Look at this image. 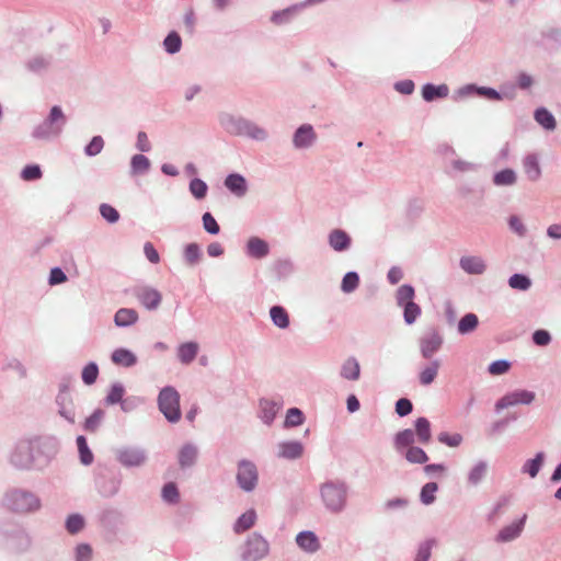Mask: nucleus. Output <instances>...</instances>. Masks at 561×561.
Segmentation results:
<instances>
[{"label": "nucleus", "instance_id": "f257e3e1", "mask_svg": "<svg viewBox=\"0 0 561 561\" xmlns=\"http://www.w3.org/2000/svg\"><path fill=\"white\" fill-rule=\"evenodd\" d=\"M59 443L55 437L20 439L12 448L9 461L18 470H43L56 457Z\"/></svg>", "mask_w": 561, "mask_h": 561}, {"label": "nucleus", "instance_id": "f03ea898", "mask_svg": "<svg viewBox=\"0 0 561 561\" xmlns=\"http://www.w3.org/2000/svg\"><path fill=\"white\" fill-rule=\"evenodd\" d=\"M219 124L226 133L231 136L247 137L255 141H265L268 133L265 128L259 126L254 122L231 113H220Z\"/></svg>", "mask_w": 561, "mask_h": 561}, {"label": "nucleus", "instance_id": "7ed1b4c3", "mask_svg": "<svg viewBox=\"0 0 561 561\" xmlns=\"http://www.w3.org/2000/svg\"><path fill=\"white\" fill-rule=\"evenodd\" d=\"M348 486L343 480H328L320 485V495L327 511L342 513L347 504Z\"/></svg>", "mask_w": 561, "mask_h": 561}, {"label": "nucleus", "instance_id": "20e7f679", "mask_svg": "<svg viewBox=\"0 0 561 561\" xmlns=\"http://www.w3.org/2000/svg\"><path fill=\"white\" fill-rule=\"evenodd\" d=\"M414 432L412 428L399 431L393 436V447L408 462L413 465H425L428 461L426 451L414 445Z\"/></svg>", "mask_w": 561, "mask_h": 561}, {"label": "nucleus", "instance_id": "39448f33", "mask_svg": "<svg viewBox=\"0 0 561 561\" xmlns=\"http://www.w3.org/2000/svg\"><path fill=\"white\" fill-rule=\"evenodd\" d=\"M3 505L11 512L27 514L37 512L42 506V502L32 491L16 488L5 493Z\"/></svg>", "mask_w": 561, "mask_h": 561}, {"label": "nucleus", "instance_id": "423d86ee", "mask_svg": "<svg viewBox=\"0 0 561 561\" xmlns=\"http://www.w3.org/2000/svg\"><path fill=\"white\" fill-rule=\"evenodd\" d=\"M0 545L13 552L26 551L31 546V537L24 527L14 522L0 526Z\"/></svg>", "mask_w": 561, "mask_h": 561}, {"label": "nucleus", "instance_id": "0eeeda50", "mask_svg": "<svg viewBox=\"0 0 561 561\" xmlns=\"http://www.w3.org/2000/svg\"><path fill=\"white\" fill-rule=\"evenodd\" d=\"M67 124V117L59 105L50 107L47 117L32 131V137L37 140H50L58 137Z\"/></svg>", "mask_w": 561, "mask_h": 561}, {"label": "nucleus", "instance_id": "6e6552de", "mask_svg": "<svg viewBox=\"0 0 561 561\" xmlns=\"http://www.w3.org/2000/svg\"><path fill=\"white\" fill-rule=\"evenodd\" d=\"M72 376L64 375L58 383V393L55 398L57 413L60 417L73 425L77 422L76 404L70 391Z\"/></svg>", "mask_w": 561, "mask_h": 561}, {"label": "nucleus", "instance_id": "1a4fd4ad", "mask_svg": "<svg viewBox=\"0 0 561 561\" xmlns=\"http://www.w3.org/2000/svg\"><path fill=\"white\" fill-rule=\"evenodd\" d=\"M158 409L170 423L181 420L180 393L173 386L163 387L157 399Z\"/></svg>", "mask_w": 561, "mask_h": 561}, {"label": "nucleus", "instance_id": "9d476101", "mask_svg": "<svg viewBox=\"0 0 561 561\" xmlns=\"http://www.w3.org/2000/svg\"><path fill=\"white\" fill-rule=\"evenodd\" d=\"M118 463L126 468H141L148 461V453L140 446H122L115 450Z\"/></svg>", "mask_w": 561, "mask_h": 561}, {"label": "nucleus", "instance_id": "9b49d317", "mask_svg": "<svg viewBox=\"0 0 561 561\" xmlns=\"http://www.w3.org/2000/svg\"><path fill=\"white\" fill-rule=\"evenodd\" d=\"M122 476L119 472L104 467L100 469L95 477V485L99 493L104 497H112L119 491Z\"/></svg>", "mask_w": 561, "mask_h": 561}, {"label": "nucleus", "instance_id": "f8f14e48", "mask_svg": "<svg viewBox=\"0 0 561 561\" xmlns=\"http://www.w3.org/2000/svg\"><path fill=\"white\" fill-rule=\"evenodd\" d=\"M236 481L242 491L247 493L254 491L259 482V471L255 463L248 459H241L238 462Z\"/></svg>", "mask_w": 561, "mask_h": 561}, {"label": "nucleus", "instance_id": "ddd939ff", "mask_svg": "<svg viewBox=\"0 0 561 561\" xmlns=\"http://www.w3.org/2000/svg\"><path fill=\"white\" fill-rule=\"evenodd\" d=\"M270 545L267 540L259 533H253L244 542L241 553L243 561H260L267 556Z\"/></svg>", "mask_w": 561, "mask_h": 561}, {"label": "nucleus", "instance_id": "4468645a", "mask_svg": "<svg viewBox=\"0 0 561 561\" xmlns=\"http://www.w3.org/2000/svg\"><path fill=\"white\" fill-rule=\"evenodd\" d=\"M456 95L458 98H467V96L477 95L479 98H482V99H485L489 101H502L505 98L512 100L514 98L513 93L508 94L505 92L497 91L494 88L482 87V85H478L476 83H468V84L460 87L456 91Z\"/></svg>", "mask_w": 561, "mask_h": 561}, {"label": "nucleus", "instance_id": "2eb2a0df", "mask_svg": "<svg viewBox=\"0 0 561 561\" xmlns=\"http://www.w3.org/2000/svg\"><path fill=\"white\" fill-rule=\"evenodd\" d=\"M444 337L437 328H431L419 340L420 353L424 359H431L442 348Z\"/></svg>", "mask_w": 561, "mask_h": 561}, {"label": "nucleus", "instance_id": "dca6fc26", "mask_svg": "<svg viewBox=\"0 0 561 561\" xmlns=\"http://www.w3.org/2000/svg\"><path fill=\"white\" fill-rule=\"evenodd\" d=\"M535 398H536V394L534 391L526 390V389H517V390L507 392L502 398H500L494 404V410L496 413H499L502 410L507 409L513 405H516V404L528 405V404L533 403Z\"/></svg>", "mask_w": 561, "mask_h": 561}, {"label": "nucleus", "instance_id": "f3484780", "mask_svg": "<svg viewBox=\"0 0 561 561\" xmlns=\"http://www.w3.org/2000/svg\"><path fill=\"white\" fill-rule=\"evenodd\" d=\"M134 296L148 310H156L162 301L161 293L150 286L135 287Z\"/></svg>", "mask_w": 561, "mask_h": 561}, {"label": "nucleus", "instance_id": "a211bd4d", "mask_svg": "<svg viewBox=\"0 0 561 561\" xmlns=\"http://www.w3.org/2000/svg\"><path fill=\"white\" fill-rule=\"evenodd\" d=\"M317 140V134L311 124L300 125L293 135V146L295 149L302 150L308 149L314 145Z\"/></svg>", "mask_w": 561, "mask_h": 561}, {"label": "nucleus", "instance_id": "6ab92c4d", "mask_svg": "<svg viewBox=\"0 0 561 561\" xmlns=\"http://www.w3.org/2000/svg\"><path fill=\"white\" fill-rule=\"evenodd\" d=\"M527 520V515L524 514L520 518L514 520L512 524L504 526L495 536V541L499 543L510 542L520 536Z\"/></svg>", "mask_w": 561, "mask_h": 561}, {"label": "nucleus", "instance_id": "aec40b11", "mask_svg": "<svg viewBox=\"0 0 561 561\" xmlns=\"http://www.w3.org/2000/svg\"><path fill=\"white\" fill-rule=\"evenodd\" d=\"M328 243L330 248L335 252H346L352 247V237L347 231L335 228L329 232Z\"/></svg>", "mask_w": 561, "mask_h": 561}, {"label": "nucleus", "instance_id": "412c9836", "mask_svg": "<svg viewBox=\"0 0 561 561\" xmlns=\"http://www.w3.org/2000/svg\"><path fill=\"white\" fill-rule=\"evenodd\" d=\"M224 185L232 195L237 197L245 196L249 190L247 179L237 172L229 173L225 178Z\"/></svg>", "mask_w": 561, "mask_h": 561}, {"label": "nucleus", "instance_id": "4be33fe9", "mask_svg": "<svg viewBox=\"0 0 561 561\" xmlns=\"http://www.w3.org/2000/svg\"><path fill=\"white\" fill-rule=\"evenodd\" d=\"M277 457L287 460H296L304 455L305 447L299 440L280 442L277 446Z\"/></svg>", "mask_w": 561, "mask_h": 561}, {"label": "nucleus", "instance_id": "5701e85b", "mask_svg": "<svg viewBox=\"0 0 561 561\" xmlns=\"http://www.w3.org/2000/svg\"><path fill=\"white\" fill-rule=\"evenodd\" d=\"M245 253L255 260L264 259L270 254V244L260 237H250L245 244Z\"/></svg>", "mask_w": 561, "mask_h": 561}, {"label": "nucleus", "instance_id": "b1692460", "mask_svg": "<svg viewBox=\"0 0 561 561\" xmlns=\"http://www.w3.org/2000/svg\"><path fill=\"white\" fill-rule=\"evenodd\" d=\"M260 407V413L259 417L262 420V422L266 425H272L277 412L282 408L280 402H276L274 400H268L265 398L260 399L259 401Z\"/></svg>", "mask_w": 561, "mask_h": 561}, {"label": "nucleus", "instance_id": "393cba45", "mask_svg": "<svg viewBox=\"0 0 561 561\" xmlns=\"http://www.w3.org/2000/svg\"><path fill=\"white\" fill-rule=\"evenodd\" d=\"M449 88L447 84H434L427 82L422 85L421 94L425 102H434L436 100L445 99L448 96Z\"/></svg>", "mask_w": 561, "mask_h": 561}, {"label": "nucleus", "instance_id": "a878e982", "mask_svg": "<svg viewBox=\"0 0 561 561\" xmlns=\"http://www.w3.org/2000/svg\"><path fill=\"white\" fill-rule=\"evenodd\" d=\"M297 546L308 552L314 553L320 549V541L318 536L311 530H302L296 536Z\"/></svg>", "mask_w": 561, "mask_h": 561}, {"label": "nucleus", "instance_id": "bb28decb", "mask_svg": "<svg viewBox=\"0 0 561 561\" xmlns=\"http://www.w3.org/2000/svg\"><path fill=\"white\" fill-rule=\"evenodd\" d=\"M198 457V449L192 443H185L179 450L178 461L181 469L192 468Z\"/></svg>", "mask_w": 561, "mask_h": 561}, {"label": "nucleus", "instance_id": "cd10ccee", "mask_svg": "<svg viewBox=\"0 0 561 561\" xmlns=\"http://www.w3.org/2000/svg\"><path fill=\"white\" fill-rule=\"evenodd\" d=\"M414 442L427 445L432 440L431 422L425 416H420L414 421Z\"/></svg>", "mask_w": 561, "mask_h": 561}, {"label": "nucleus", "instance_id": "c85d7f7f", "mask_svg": "<svg viewBox=\"0 0 561 561\" xmlns=\"http://www.w3.org/2000/svg\"><path fill=\"white\" fill-rule=\"evenodd\" d=\"M459 266L470 275H481L486 270L484 260L476 255L462 256Z\"/></svg>", "mask_w": 561, "mask_h": 561}, {"label": "nucleus", "instance_id": "c756f323", "mask_svg": "<svg viewBox=\"0 0 561 561\" xmlns=\"http://www.w3.org/2000/svg\"><path fill=\"white\" fill-rule=\"evenodd\" d=\"M523 169L531 182H537L541 178V167L537 153H528L524 157Z\"/></svg>", "mask_w": 561, "mask_h": 561}, {"label": "nucleus", "instance_id": "7c9ffc66", "mask_svg": "<svg viewBox=\"0 0 561 561\" xmlns=\"http://www.w3.org/2000/svg\"><path fill=\"white\" fill-rule=\"evenodd\" d=\"M111 360L117 366L130 368L137 364L138 358L130 350L118 347L112 352Z\"/></svg>", "mask_w": 561, "mask_h": 561}, {"label": "nucleus", "instance_id": "2f4dec72", "mask_svg": "<svg viewBox=\"0 0 561 561\" xmlns=\"http://www.w3.org/2000/svg\"><path fill=\"white\" fill-rule=\"evenodd\" d=\"M546 457L545 451L536 453L534 458L527 459L524 462L520 469L522 473L527 474L533 479L536 478L545 465Z\"/></svg>", "mask_w": 561, "mask_h": 561}, {"label": "nucleus", "instance_id": "473e14b6", "mask_svg": "<svg viewBox=\"0 0 561 561\" xmlns=\"http://www.w3.org/2000/svg\"><path fill=\"white\" fill-rule=\"evenodd\" d=\"M151 162L148 157L142 153H136L130 159L129 175L140 176L150 171Z\"/></svg>", "mask_w": 561, "mask_h": 561}, {"label": "nucleus", "instance_id": "72a5a7b5", "mask_svg": "<svg viewBox=\"0 0 561 561\" xmlns=\"http://www.w3.org/2000/svg\"><path fill=\"white\" fill-rule=\"evenodd\" d=\"M138 312L133 308H121L114 314V323L118 328H128L138 321Z\"/></svg>", "mask_w": 561, "mask_h": 561}, {"label": "nucleus", "instance_id": "f704fd0d", "mask_svg": "<svg viewBox=\"0 0 561 561\" xmlns=\"http://www.w3.org/2000/svg\"><path fill=\"white\" fill-rule=\"evenodd\" d=\"M534 118L546 130L552 131L557 128L556 117L548 108L543 106L535 110Z\"/></svg>", "mask_w": 561, "mask_h": 561}, {"label": "nucleus", "instance_id": "c9c22d12", "mask_svg": "<svg viewBox=\"0 0 561 561\" xmlns=\"http://www.w3.org/2000/svg\"><path fill=\"white\" fill-rule=\"evenodd\" d=\"M182 256H183V262L186 265L196 266L197 264H199V262L203 257V252H202L201 245L196 242H191V243L185 244L183 248Z\"/></svg>", "mask_w": 561, "mask_h": 561}, {"label": "nucleus", "instance_id": "e433bc0d", "mask_svg": "<svg viewBox=\"0 0 561 561\" xmlns=\"http://www.w3.org/2000/svg\"><path fill=\"white\" fill-rule=\"evenodd\" d=\"M199 346L196 342L182 343L178 348V358L182 364L188 365L196 358Z\"/></svg>", "mask_w": 561, "mask_h": 561}, {"label": "nucleus", "instance_id": "4c0bfd02", "mask_svg": "<svg viewBox=\"0 0 561 561\" xmlns=\"http://www.w3.org/2000/svg\"><path fill=\"white\" fill-rule=\"evenodd\" d=\"M492 182L499 187L513 186L517 182V173L511 168L502 169L493 174Z\"/></svg>", "mask_w": 561, "mask_h": 561}, {"label": "nucleus", "instance_id": "58836bf2", "mask_svg": "<svg viewBox=\"0 0 561 561\" xmlns=\"http://www.w3.org/2000/svg\"><path fill=\"white\" fill-rule=\"evenodd\" d=\"M270 317L275 327L287 329L290 325V319L287 310L280 305H274L270 309Z\"/></svg>", "mask_w": 561, "mask_h": 561}, {"label": "nucleus", "instance_id": "ea45409f", "mask_svg": "<svg viewBox=\"0 0 561 561\" xmlns=\"http://www.w3.org/2000/svg\"><path fill=\"white\" fill-rule=\"evenodd\" d=\"M256 520V512L254 508H250L241 514L233 524V531L236 534H242L249 530Z\"/></svg>", "mask_w": 561, "mask_h": 561}, {"label": "nucleus", "instance_id": "a19ab883", "mask_svg": "<svg viewBox=\"0 0 561 561\" xmlns=\"http://www.w3.org/2000/svg\"><path fill=\"white\" fill-rule=\"evenodd\" d=\"M479 325V318L473 312H468L463 314L457 324V332L460 335H468L476 331Z\"/></svg>", "mask_w": 561, "mask_h": 561}, {"label": "nucleus", "instance_id": "79ce46f5", "mask_svg": "<svg viewBox=\"0 0 561 561\" xmlns=\"http://www.w3.org/2000/svg\"><path fill=\"white\" fill-rule=\"evenodd\" d=\"M105 417V411L101 408L95 409L82 423V430L87 433H96Z\"/></svg>", "mask_w": 561, "mask_h": 561}, {"label": "nucleus", "instance_id": "37998d69", "mask_svg": "<svg viewBox=\"0 0 561 561\" xmlns=\"http://www.w3.org/2000/svg\"><path fill=\"white\" fill-rule=\"evenodd\" d=\"M76 444L79 454V460L83 466H90L93 463L94 455L88 445V439L84 435H78Z\"/></svg>", "mask_w": 561, "mask_h": 561}, {"label": "nucleus", "instance_id": "c03bdc74", "mask_svg": "<svg viewBox=\"0 0 561 561\" xmlns=\"http://www.w3.org/2000/svg\"><path fill=\"white\" fill-rule=\"evenodd\" d=\"M51 61H53V57L51 56L45 57V56H42V55H37V56H34V57L30 58L25 62V68L30 72H33V73H42V72L46 71L50 67Z\"/></svg>", "mask_w": 561, "mask_h": 561}, {"label": "nucleus", "instance_id": "a18cd8bd", "mask_svg": "<svg viewBox=\"0 0 561 561\" xmlns=\"http://www.w3.org/2000/svg\"><path fill=\"white\" fill-rule=\"evenodd\" d=\"M298 12V7L293 4L286 9L274 11L270 20L275 25H284L289 23Z\"/></svg>", "mask_w": 561, "mask_h": 561}, {"label": "nucleus", "instance_id": "49530a36", "mask_svg": "<svg viewBox=\"0 0 561 561\" xmlns=\"http://www.w3.org/2000/svg\"><path fill=\"white\" fill-rule=\"evenodd\" d=\"M341 377L347 380H357L360 376V366L355 357H348L341 367Z\"/></svg>", "mask_w": 561, "mask_h": 561}, {"label": "nucleus", "instance_id": "de8ad7c7", "mask_svg": "<svg viewBox=\"0 0 561 561\" xmlns=\"http://www.w3.org/2000/svg\"><path fill=\"white\" fill-rule=\"evenodd\" d=\"M440 362L438 359H432L430 364L420 373L419 381L422 386L431 385L437 377Z\"/></svg>", "mask_w": 561, "mask_h": 561}, {"label": "nucleus", "instance_id": "09e8293b", "mask_svg": "<svg viewBox=\"0 0 561 561\" xmlns=\"http://www.w3.org/2000/svg\"><path fill=\"white\" fill-rule=\"evenodd\" d=\"M306 421L305 413L299 408H289L283 423L284 428H291L302 425Z\"/></svg>", "mask_w": 561, "mask_h": 561}, {"label": "nucleus", "instance_id": "8fccbe9b", "mask_svg": "<svg viewBox=\"0 0 561 561\" xmlns=\"http://www.w3.org/2000/svg\"><path fill=\"white\" fill-rule=\"evenodd\" d=\"M163 49L169 55L179 53L182 48V38L176 31H171L167 34L162 42Z\"/></svg>", "mask_w": 561, "mask_h": 561}, {"label": "nucleus", "instance_id": "3c124183", "mask_svg": "<svg viewBox=\"0 0 561 561\" xmlns=\"http://www.w3.org/2000/svg\"><path fill=\"white\" fill-rule=\"evenodd\" d=\"M415 298V289L411 284L401 285L396 291V302L398 307L413 302Z\"/></svg>", "mask_w": 561, "mask_h": 561}, {"label": "nucleus", "instance_id": "603ef678", "mask_svg": "<svg viewBox=\"0 0 561 561\" xmlns=\"http://www.w3.org/2000/svg\"><path fill=\"white\" fill-rule=\"evenodd\" d=\"M124 394H125L124 385L121 382H114V383H112V386L108 390V393L104 398V403L106 405L119 404L124 399Z\"/></svg>", "mask_w": 561, "mask_h": 561}, {"label": "nucleus", "instance_id": "864d4df0", "mask_svg": "<svg viewBox=\"0 0 561 561\" xmlns=\"http://www.w3.org/2000/svg\"><path fill=\"white\" fill-rule=\"evenodd\" d=\"M85 526L84 517L79 513L68 515L65 523V528L70 535L79 534Z\"/></svg>", "mask_w": 561, "mask_h": 561}, {"label": "nucleus", "instance_id": "5fc2aeb1", "mask_svg": "<svg viewBox=\"0 0 561 561\" xmlns=\"http://www.w3.org/2000/svg\"><path fill=\"white\" fill-rule=\"evenodd\" d=\"M488 471V463L484 460L478 461L468 473V483L478 485L485 477Z\"/></svg>", "mask_w": 561, "mask_h": 561}, {"label": "nucleus", "instance_id": "6e6d98bb", "mask_svg": "<svg viewBox=\"0 0 561 561\" xmlns=\"http://www.w3.org/2000/svg\"><path fill=\"white\" fill-rule=\"evenodd\" d=\"M360 277L355 271H350L344 274L341 282V290L344 294H351L355 291L359 286Z\"/></svg>", "mask_w": 561, "mask_h": 561}, {"label": "nucleus", "instance_id": "4d7b16f0", "mask_svg": "<svg viewBox=\"0 0 561 561\" xmlns=\"http://www.w3.org/2000/svg\"><path fill=\"white\" fill-rule=\"evenodd\" d=\"M295 271V266L289 259H279L274 263V272L277 279H284L291 275Z\"/></svg>", "mask_w": 561, "mask_h": 561}, {"label": "nucleus", "instance_id": "13d9d810", "mask_svg": "<svg viewBox=\"0 0 561 561\" xmlns=\"http://www.w3.org/2000/svg\"><path fill=\"white\" fill-rule=\"evenodd\" d=\"M508 286L513 289L526 291L531 287V279L524 273H514L508 278Z\"/></svg>", "mask_w": 561, "mask_h": 561}, {"label": "nucleus", "instance_id": "bf43d9fd", "mask_svg": "<svg viewBox=\"0 0 561 561\" xmlns=\"http://www.w3.org/2000/svg\"><path fill=\"white\" fill-rule=\"evenodd\" d=\"M188 190L195 199L202 201L208 193V185L204 180L194 178L190 181Z\"/></svg>", "mask_w": 561, "mask_h": 561}, {"label": "nucleus", "instance_id": "052dcab7", "mask_svg": "<svg viewBox=\"0 0 561 561\" xmlns=\"http://www.w3.org/2000/svg\"><path fill=\"white\" fill-rule=\"evenodd\" d=\"M100 374L99 365L95 362H89L81 371L82 382L87 386H91L96 382Z\"/></svg>", "mask_w": 561, "mask_h": 561}, {"label": "nucleus", "instance_id": "680f3d73", "mask_svg": "<svg viewBox=\"0 0 561 561\" xmlns=\"http://www.w3.org/2000/svg\"><path fill=\"white\" fill-rule=\"evenodd\" d=\"M162 500L171 505L178 504L180 501V491L175 482H167L161 491Z\"/></svg>", "mask_w": 561, "mask_h": 561}, {"label": "nucleus", "instance_id": "e2e57ef3", "mask_svg": "<svg viewBox=\"0 0 561 561\" xmlns=\"http://www.w3.org/2000/svg\"><path fill=\"white\" fill-rule=\"evenodd\" d=\"M438 491V484L436 482L425 483L420 491V501L423 505H431L436 501L435 493Z\"/></svg>", "mask_w": 561, "mask_h": 561}, {"label": "nucleus", "instance_id": "0e129e2a", "mask_svg": "<svg viewBox=\"0 0 561 561\" xmlns=\"http://www.w3.org/2000/svg\"><path fill=\"white\" fill-rule=\"evenodd\" d=\"M401 308L403 310V320L407 325H412L415 323L422 313L421 306L414 301L405 304V306H402Z\"/></svg>", "mask_w": 561, "mask_h": 561}, {"label": "nucleus", "instance_id": "69168bd1", "mask_svg": "<svg viewBox=\"0 0 561 561\" xmlns=\"http://www.w3.org/2000/svg\"><path fill=\"white\" fill-rule=\"evenodd\" d=\"M104 148V139L102 136L96 135L91 138V140L85 145L83 151L88 157L98 156Z\"/></svg>", "mask_w": 561, "mask_h": 561}, {"label": "nucleus", "instance_id": "338daca9", "mask_svg": "<svg viewBox=\"0 0 561 561\" xmlns=\"http://www.w3.org/2000/svg\"><path fill=\"white\" fill-rule=\"evenodd\" d=\"M435 545V539H426L419 545L414 561H428L432 556V548Z\"/></svg>", "mask_w": 561, "mask_h": 561}, {"label": "nucleus", "instance_id": "774afa93", "mask_svg": "<svg viewBox=\"0 0 561 561\" xmlns=\"http://www.w3.org/2000/svg\"><path fill=\"white\" fill-rule=\"evenodd\" d=\"M424 211V202L420 198H412L408 203L407 217L410 220H416Z\"/></svg>", "mask_w": 561, "mask_h": 561}]
</instances>
